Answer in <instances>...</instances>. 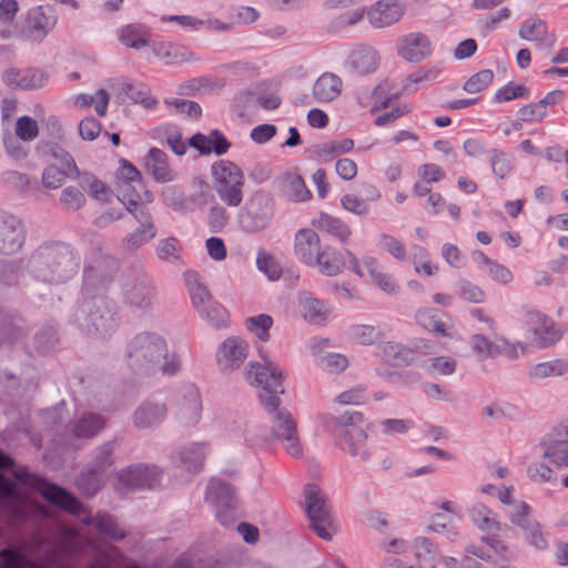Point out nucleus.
<instances>
[{
    "instance_id": "f257e3e1",
    "label": "nucleus",
    "mask_w": 568,
    "mask_h": 568,
    "mask_svg": "<svg viewBox=\"0 0 568 568\" xmlns=\"http://www.w3.org/2000/svg\"><path fill=\"white\" fill-rule=\"evenodd\" d=\"M264 364L251 363L247 377L262 388L260 400L267 410L273 435L283 443L286 453L300 457L303 447L298 437L296 422L291 413L280 408V394L284 393L283 374L280 368L260 351Z\"/></svg>"
},
{
    "instance_id": "f03ea898",
    "label": "nucleus",
    "mask_w": 568,
    "mask_h": 568,
    "mask_svg": "<svg viewBox=\"0 0 568 568\" xmlns=\"http://www.w3.org/2000/svg\"><path fill=\"white\" fill-rule=\"evenodd\" d=\"M212 186L220 201L230 207H237L244 199L245 176L242 169L232 161L220 160L211 168Z\"/></svg>"
},
{
    "instance_id": "7ed1b4c3",
    "label": "nucleus",
    "mask_w": 568,
    "mask_h": 568,
    "mask_svg": "<svg viewBox=\"0 0 568 568\" xmlns=\"http://www.w3.org/2000/svg\"><path fill=\"white\" fill-rule=\"evenodd\" d=\"M364 415L361 412H346L336 418L334 430L337 445L344 452L367 459V433L363 427Z\"/></svg>"
},
{
    "instance_id": "20e7f679",
    "label": "nucleus",
    "mask_w": 568,
    "mask_h": 568,
    "mask_svg": "<svg viewBox=\"0 0 568 568\" xmlns=\"http://www.w3.org/2000/svg\"><path fill=\"white\" fill-rule=\"evenodd\" d=\"M59 20L58 11L49 4L31 7L23 17L19 36L24 40L40 43L55 28Z\"/></svg>"
},
{
    "instance_id": "39448f33",
    "label": "nucleus",
    "mask_w": 568,
    "mask_h": 568,
    "mask_svg": "<svg viewBox=\"0 0 568 568\" xmlns=\"http://www.w3.org/2000/svg\"><path fill=\"white\" fill-rule=\"evenodd\" d=\"M306 513L313 529L322 539H332L336 527L322 490L316 485H307L304 489Z\"/></svg>"
},
{
    "instance_id": "423d86ee",
    "label": "nucleus",
    "mask_w": 568,
    "mask_h": 568,
    "mask_svg": "<svg viewBox=\"0 0 568 568\" xmlns=\"http://www.w3.org/2000/svg\"><path fill=\"white\" fill-rule=\"evenodd\" d=\"M347 265L357 276L364 277L361 261L349 250H338L332 245H324L311 267H317L326 276H336Z\"/></svg>"
},
{
    "instance_id": "0eeeda50",
    "label": "nucleus",
    "mask_w": 568,
    "mask_h": 568,
    "mask_svg": "<svg viewBox=\"0 0 568 568\" xmlns=\"http://www.w3.org/2000/svg\"><path fill=\"white\" fill-rule=\"evenodd\" d=\"M166 353L164 339L153 334L138 335L129 346L132 365L148 366L159 362Z\"/></svg>"
},
{
    "instance_id": "6e6552de",
    "label": "nucleus",
    "mask_w": 568,
    "mask_h": 568,
    "mask_svg": "<svg viewBox=\"0 0 568 568\" xmlns=\"http://www.w3.org/2000/svg\"><path fill=\"white\" fill-rule=\"evenodd\" d=\"M274 213V203L272 199L263 193L255 192L245 205L242 215V222L246 231L257 232L265 229Z\"/></svg>"
},
{
    "instance_id": "1a4fd4ad",
    "label": "nucleus",
    "mask_w": 568,
    "mask_h": 568,
    "mask_svg": "<svg viewBox=\"0 0 568 568\" xmlns=\"http://www.w3.org/2000/svg\"><path fill=\"white\" fill-rule=\"evenodd\" d=\"M206 499L216 506L219 521L227 526L234 521L236 499L231 486L220 479H212L207 485Z\"/></svg>"
},
{
    "instance_id": "9d476101",
    "label": "nucleus",
    "mask_w": 568,
    "mask_h": 568,
    "mask_svg": "<svg viewBox=\"0 0 568 568\" xmlns=\"http://www.w3.org/2000/svg\"><path fill=\"white\" fill-rule=\"evenodd\" d=\"M397 55L410 63H419L432 55L433 44L422 32L404 34L396 41Z\"/></svg>"
},
{
    "instance_id": "9b49d317",
    "label": "nucleus",
    "mask_w": 568,
    "mask_h": 568,
    "mask_svg": "<svg viewBox=\"0 0 568 568\" xmlns=\"http://www.w3.org/2000/svg\"><path fill=\"white\" fill-rule=\"evenodd\" d=\"M161 471L158 467L138 465L119 473L115 487L119 490L153 487L159 481Z\"/></svg>"
},
{
    "instance_id": "f8f14e48",
    "label": "nucleus",
    "mask_w": 568,
    "mask_h": 568,
    "mask_svg": "<svg viewBox=\"0 0 568 568\" xmlns=\"http://www.w3.org/2000/svg\"><path fill=\"white\" fill-rule=\"evenodd\" d=\"M527 323L534 334V341L540 348L552 346L564 335V331L556 327L554 321L539 312L528 313Z\"/></svg>"
},
{
    "instance_id": "ddd939ff",
    "label": "nucleus",
    "mask_w": 568,
    "mask_h": 568,
    "mask_svg": "<svg viewBox=\"0 0 568 568\" xmlns=\"http://www.w3.org/2000/svg\"><path fill=\"white\" fill-rule=\"evenodd\" d=\"M405 8L398 0H378L367 12V20L374 28H386L398 22L404 16Z\"/></svg>"
},
{
    "instance_id": "4468645a",
    "label": "nucleus",
    "mask_w": 568,
    "mask_h": 568,
    "mask_svg": "<svg viewBox=\"0 0 568 568\" xmlns=\"http://www.w3.org/2000/svg\"><path fill=\"white\" fill-rule=\"evenodd\" d=\"M202 414L201 395L194 385L185 387L182 398L179 400L175 417L183 427L195 426Z\"/></svg>"
},
{
    "instance_id": "2eb2a0df",
    "label": "nucleus",
    "mask_w": 568,
    "mask_h": 568,
    "mask_svg": "<svg viewBox=\"0 0 568 568\" xmlns=\"http://www.w3.org/2000/svg\"><path fill=\"white\" fill-rule=\"evenodd\" d=\"M14 483L0 474V498L7 500V507L17 519H27L40 508L27 497L13 495Z\"/></svg>"
},
{
    "instance_id": "dca6fc26",
    "label": "nucleus",
    "mask_w": 568,
    "mask_h": 568,
    "mask_svg": "<svg viewBox=\"0 0 568 568\" xmlns=\"http://www.w3.org/2000/svg\"><path fill=\"white\" fill-rule=\"evenodd\" d=\"M112 88L120 99H128L145 110H154L158 105V100L151 95L150 88L143 83L122 79L114 81Z\"/></svg>"
},
{
    "instance_id": "f3484780",
    "label": "nucleus",
    "mask_w": 568,
    "mask_h": 568,
    "mask_svg": "<svg viewBox=\"0 0 568 568\" xmlns=\"http://www.w3.org/2000/svg\"><path fill=\"white\" fill-rule=\"evenodd\" d=\"M248 355V344L239 337L226 338L217 349L216 361L224 371L239 368Z\"/></svg>"
},
{
    "instance_id": "a211bd4d",
    "label": "nucleus",
    "mask_w": 568,
    "mask_h": 568,
    "mask_svg": "<svg viewBox=\"0 0 568 568\" xmlns=\"http://www.w3.org/2000/svg\"><path fill=\"white\" fill-rule=\"evenodd\" d=\"M48 74L39 69H10L2 73L6 85L20 90L40 89L48 82Z\"/></svg>"
},
{
    "instance_id": "6ab92c4d",
    "label": "nucleus",
    "mask_w": 568,
    "mask_h": 568,
    "mask_svg": "<svg viewBox=\"0 0 568 568\" xmlns=\"http://www.w3.org/2000/svg\"><path fill=\"white\" fill-rule=\"evenodd\" d=\"M520 39L535 42L539 47L550 49L556 43V36L549 30L548 24L540 18H529L525 20L518 30Z\"/></svg>"
},
{
    "instance_id": "aec40b11",
    "label": "nucleus",
    "mask_w": 568,
    "mask_h": 568,
    "mask_svg": "<svg viewBox=\"0 0 568 568\" xmlns=\"http://www.w3.org/2000/svg\"><path fill=\"white\" fill-rule=\"evenodd\" d=\"M312 226L342 244H347L353 235L351 226L341 217L320 212L311 222Z\"/></svg>"
},
{
    "instance_id": "412c9836",
    "label": "nucleus",
    "mask_w": 568,
    "mask_h": 568,
    "mask_svg": "<svg viewBox=\"0 0 568 568\" xmlns=\"http://www.w3.org/2000/svg\"><path fill=\"white\" fill-rule=\"evenodd\" d=\"M322 248L318 234L312 229H301L294 236V255L303 264L311 266Z\"/></svg>"
},
{
    "instance_id": "4be33fe9",
    "label": "nucleus",
    "mask_w": 568,
    "mask_h": 568,
    "mask_svg": "<svg viewBox=\"0 0 568 568\" xmlns=\"http://www.w3.org/2000/svg\"><path fill=\"white\" fill-rule=\"evenodd\" d=\"M364 273L371 277L373 284L388 295H396L399 292V284L393 274L384 271L378 260L374 256H364L361 261Z\"/></svg>"
},
{
    "instance_id": "5701e85b",
    "label": "nucleus",
    "mask_w": 568,
    "mask_h": 568,
    "mask_svg": "<svg viewBox=\"0 0 568 568\" xmlns=\"http://www.w3.org/2000/svg\"><path fill=\"white\" fill-rule=\"evenodd\" d=\"M122 291L126 301L136 307H148L154 296V288L141 275L125 280L122 284Z\"/></svg>"
},
{
    "instance_id": "b1692460",
    "label": "nucleus",
    "mask_w": 568,
    "mask_h": 568,
    "mask_svg": "<svg viewBox=\"0 0 568 568\" xmlns=\"http://www.w3.org/2000/svg\"><path fill=\"white\" fill-rule=\"evenodd\" d=\"M118 199L126 206L128 211L138 217V213L141 209H146L145 204L153 201V194L145 189L141 190L138 184H119L118 186Z\"/></svg>"
},
{
    "instance_id": "393cba45",
    "label": "nucleus",
    "mask_w": 568,
    "mask_h": 568,
    "mask_svg": "<svg viewBox=\"0 0 568 568\" xmlns=\"http://www.w3.org/2000/svg\"><path fill=\"white\" fill-rule=\"evenodd\" d=\"M471 347L475 353L484 358L495 357L501 354H505L510 358H516L518 356L517 346L510 344L504 338H499L497 342H491L480 334H475L471 337Z\"/></svg>"
},
{
    "instance_id": "a878e982",
    "label": "nucleus",
    "mask_w": 568,
    "mask_h": 568,
    "mask_svg": "<svg viewBox=\"0 0 568 568\" xmlns=\"http://www.w3.org/2000/svg\"><path fill=\"white\" fill-rule=\"evenodd\" d=\"M24 241L20 221L10 217L0 223V253L11 254L21 248Z\"/></svg>"
},
{
    "instance_id": "bb28decb",
    "label": "nucleus",
    "mask_w": 568,
    "mask_h": 568,
    "mask_svg": "<svg viewBox=\"0 0 568 568\" xmlns=\"http://www.w3.org/2000/svg\"><path fill=\"white\" fill-rule=\"evenodd\" d=\"M343 89L342 79L332 72H325L317 78L313 85V97L318 103L336 100Z\"/></svg>"
},
{
    "instance_id": "cd10ccee",
    "label": "nucleus",
    "mask_w": 568,
    "mask_h": 568,
    "mask_svg": "<svg viewBox=\"0 0 568 568\" xmlns=\"http://www.w3.org/2000/svg\"><path fill=\"white\" fill-rule=\"evenodd\" d=\"M281 190L284 196L292 202H307L312 199V192L304 179L295 171L284 173L280 179Z\"/></svg>"
},
{
    "instance_id": "c85d7f7f",
    "label": "nucleus",
    "mask_w": 568,
    "mask_h": 568,
    "mask_svg": "<svg viewBox=\"0 0 568 568\" xmlns=\"http://www.w3.org/2000/svg\"><path fill=\"white\" fill-rule=\"evenodd\" d=\"M145 169L160 183H168L175 179V172L170 168L166 154L158 148L149 151Z\"/></svg>"
},
{
    "instance_id": "c756f323",
    "label": "nucleus",
    "mask_w": 568,
    "mask_h": 568,
    "mask_svg": "<svg viewBox=\"0 0 568 568\" xmlns=\"http://www.w3.org/2000/svg\"><path fill=\"white\" fill-rule=\"evenodd\" d=\"M190 144L201 153L210 154L214 152L219 155L226 153L231 146L226 138L217 130L212 131L209 135L194 134L190 139Z\"/></svg>"
},
{
    "instance_id": "7c9ffc66",
    "label": "nucleus",
    "mask_w": 568,
    "mask_h": 568,
    "mask_svg": "<svg viewBox=\"0 0 568 568\" xmlns=\"http://www.w3.org/2000/svg\"><path fill=\"white\" fill-rule=\"evenodd\" d=\"M41 494L50 503L72 515H80L83 510L82 504L74 496L57 485H45Z\"/></svg>"
},
{
    "instance_id": "2f4dec72",
    "label": "nucleus",
    "mask_w": 568,
    "mask_h": 568,
    "mask_svg": "<svg viewBox=\"0 0 568 568\" xmlns=\"http://www.w3.org/2000/svg\"><path fill=\"white\" fill-rule=\"evenodd\" d=\"M166 416L163 404L145 402L134 413L133 422L139 428L152 427L162 422Z\"/></svg>"
},
{
    "instance_id": "473e14b6",
    "label": "nucleus",
    "mask_w": 568,
    "mask_h": 568,
    "mask_svg": "<svg viewBox=\"0 0 568 568\" xmlns=\"http://www.w3.org/2000/svg\"><path fill=\"white\" fill-rule=\"evenodd\" d=\"M556 432L559 439L549 440L545 456L558 467H568V427L561 426Z\"/></svg>"
},
{
    "instance_id": "72a5a7b5",
    "label": "nucleus",
    "mask_w": 568,
    "mask_h": 568,
    "mask_svg": "<svg viewBox=\"0 0 568 568\" xmlns=\"http://www.w3.org/2000/svg\"><path fill=\"white\" fill-rule=\"evenodd\" d=\"M152 50L165 64L189 61L192 58V53L185 47L166 41L154 42Z\"/></svg>"
},
{
    "instance_id": "f704fd0d",
    "label": "nucleus",
    "mask_w": 568,
    "mask_h": 568,
    "mask_svg": "<svg viewBox=\"0 0 568 568\" xmlns=\"http://www.w3.org/2000/svg\"><path fill=\"white\" fill-rule=\"evenodd\" d=\"M298 304L303 317L312 324L322 323L328 315L327 306L308 293L300 294Z\"/></svg>"
},
{
    "instance_id": "c9c22d12",
    "label": "nucleus",
    "mask_w": 568,
    "mask_h": 568,
    "mask_svg": "<svg viewBox=\"0 0 568 568\" xmlns=\"http://www.w3.org/2000/svg\"><path fill=\"white\" fill-rule=\"evenodd\" d=\"M481 544L483 546L470 545L467 548V552L483 560L491 559V552H495L501 558H507L509 552L508 546L496 536L483 538Z\"/></svg>"
},
{
    "instance_id": "e433bc0d",
    "label": "nucleus",
    "mask_w": 568,
    "mask_h": 568,
    "mask_svg": "<svg viewBox=\"0 0 568 568\" xmlns=\"http://www.w3.org/2000/svg\"><path fill=\"white\" fill-rule=\"evenodd\" d=\"M185 284L193 306L200 312L202 307L210 304L211 295L206 287L201 283L196 272H186L184 274Z\"/></svg>"
},
{
    "instance_id": "4c0bfd02",
    "label": "nucleus",
    "mask_w": 568,
    "mask_h": 568,
    "mask_svg": "<svg viewBox=\"0 0 568 568\" xmlns=\"http://www.w3.org/2000/svg\"><path fill=\"white\" fill-rule=\"evenodd\" d=\"M568 372V362L566 359L556 358L547 362L538 363L530 367L528 376L531 379H544L548 377L562 376Z\"/></svg>"
},
{
    "instance_id": "58836bf2",
    "label": "nucleus",
    "mask_w": 568,
    "mask_h": 568,
    "mask_svg": "<svg viewBox=\"0 0 568 568\" xmlns=\"http://www.w3.org/2000/svg\"><path fill=\"white\" fill-rule=\"evenodd\" d=\"M72 100L77 108L85 109L93 105L97 114L104 116L110 102V94L105 90L100 89L93 95L80 93L74 95Z\"/></svg>"
},
{
    "instance_id": "ea45409f",
    "label": "nucleus",
    "mask_w": 568,
    "mask_h": 568,
    "mask_svg": "<svg viewBox=\"0 0 568 568\" xmlns=\"http://www.w3.org/2000/svg\"><path fill=\"white\" fill-rule=\"evenodd\" d=\"M442 70L438 67L418 69L406 77L403 82V92L410 94L416 92L424 83L436 80Z\"/></svg>"
},
{
    "instance_id": "a19ab883",
    "label": "nucleus",
    "mask_w": 568,
    "mask_h": 568,
    "mask_svg": "<svg viewBox=\"0 0 568 568\" xmlns=\"http://www.w3.org/2000/svg\"><path fill=\"white\" fill-rule=\"evenodd\" d=\"M354 149V141L352 139H341L324 142L316 146L315 153L321 161H331L334 158L348 153Z\"/></svg>"
},
{
    "instance_id": "79ce46f5",
    "label": "nucleus",
    "mask_w": 568,
    "mask_h": 568,
    "mask_svg": "<svg viewBox=\"0 0 568 568\" xmlns=\"http://www.w3.org/2000/svg\"><path fill=\"white\" fill-rule=\"evenodd\" d=\"M80 186L94 200L109 202L113 195L112 190L97 176L90 173L82 174Z\"/></svg>"
},
{
    "instance_id": "37998d69",
    "label": "nucleus",
    "mask_w": 568,
    "mask_h": 568,
    "mask_svg": "<svg viewBox=\"0 0 568 568\" xmlns=\"http://www.w3.org/2000/svg\"><path fill=\"white\" fill-rule=\"evenodd\" d=\"M206 453L207 446L205 444L193 443L180 452L181 463L185 469L199 471L203 466Z\"/></svg>"
},
{
    "instance_id": "c03bdc74",
    "label": "nucleus",
    "mask_w": 568,
    "mask_h": 568,
    "mask_svg": "<svg viewBox=\"0 0 568 568\" xmlns=\"http://www.w3.org/2000/svg\"><path fill=\"white\" fill-rule=\"evenodd\" d=\"M135 219L140 222L141 227L130 235L129 242L133 246H140L152 240L156 235V230L151 221V215L148 209H141L138 213V217Z\"/></svg>"
},
{
    "instance_id": "a18cd8bd",
    "label": "nucleus",
    "mask_w": 568,
    "mask_h": 568,
    "mask_svg": "<svg viewBox=\"0 0 568 568\" xmlns=\"http://www.w3.org/2000/svg\"><path fill=\"white\" fill-rule=\"evenodd\" d=\"M353 67L361 73H368L376 69L378 64L377 52L369 47L358 48L351 55Z\"/></svg>"
},
{
    "instance_id": "49530a36",
    "label": "nucleus",
    "mask_w": 568,
    "mask_h": 568,
    "mask_svg": "<svg viewBox=\"0 0 568 568\" xmlns=\"http://www.w3.org/2000/svg\"><path fill=\"white\" fill-rule=\"evenodd\" d=\"M381 349L387 359H393L396 365H412L416 359L415 351L397 343L387 342L381 345Z\"/></svg>"
},
{
    "instance_id": "de8ad7c7",
    "label": "nucleus",
    "mask_w": 568,
    "mask_h": 568,
    "mask_svg": "<svg viewBox=\"0 0 568 568\" xmlns=\"http://www.w3.org/2000/svg\"><path fill=\"white\" fill-rule=\"evenodd\" d=\"M470 518L475 526L487 532H496L500 530V524L497 521L491 511L484 505L479 504L471 508Z\"/></svg>"
},
{
    "instance_id": "09e8293b",
    "label": "nucleus",
    "mask_w": 568,
    "mask_h": 568,
    "mask_svg": "<svg viewBox=\"0 0 568 568\" xmlns=\"http://www.w3.org/2000/svg\"><path fill=\"white\" fill-rule=\"evenodd\" d=\"M119 39L128 48L141 49L148 44V32L136 26L128 24L120 30Z\"/></svg>"
},
{
    "instance_id": "8fccbe9b",
    "label": "nucleus",
    "mask_w": 568,
    "mask_h": 568,
    "mask_svg": "<svg viewBox=\"0 0 568 568\" xmlns=\"http://www.w3.org/2000/svg\"><path fill=\"white\" fill-rule=\"evenodd\" d=\"M104 426L102 418L94 414L83 415L73 428V434L79 438H90L97 435Z\"/></svg>"
},
{
    "instance_id": "3c124183",
    "label": "nucleus",
    "mask_w": 568,
    "mask_h": 568,
    "mask_svg": "<svg viewBox=\"0 0 568 568\" xmlns=\"http://www.w3.org/2000/svg\"><path fill=\"white\" fill-rule=\"evenodd\" d=\"M530 97V90L524 84H517L515 82H508L505 85L496 90L493 95V102L504 103L516 99H528Z\"/></svg>"
},
{
    "instance_id": "603ef678",
    "label": "nucleus",
    "mask_w": 568,
    "mask_h": 568,
    "mask_svg": "<svg viewBox=\"0 0 568 568\" xmlns=\"http://www.w3.org/2000/svg\"><path fill=\"white\" fill-rule=\"evenodd\" d=\"M490 166L498 179H505L514 170L513 156L500 149H493L490 151Z\"/></svg>"
},
{
    "instance_id": "864d4df0",
    "label": "nucleus",
    "mask_w": 568,
    "mask_h": 568,
    "mask_svg": "<svg viewBox=\"0 0 568 568\" xmlns=\"http://www.w3.org/2000/svg\"><path fill=\"white\" fill-rule=\"evenodd\" d=\"M0 568H44L36 564L33 560L26 557L23 554L11 550L2 549L0 551Z\"/></svg>"
},
{
    "instance_id": "5fc2aeb1",
    "label": "nucleus",
    "mask_w": 568,
    "mask_h": 568,
    "mask_svg": "<svg viewBox=\"0 0 568 568\" xmlns=\"http://www.w3.org/2000/svg\"><path fill=\"white\" fill-rule=\"evenodd\" d=\"M272 325L273 318L267 314H260L245 320L247 331L262 342L268 341Z\"/></svg>"
},
{
    "instance_id": "6e6d98bb",
    "label": "nucleus",
    "mask_w": 568,
    "mask_h": 568,
    "mask_svg": "<svg viewBox=\"0 0 568 568\" xmlns=\"http://www.w3.org/2000/svg\"><path fill=\"white\" fill-rule=\"evenodd\" d=\"M377 246L387 252L393 258L399 262L407 260L406 247L403 242L393 235L382 233L377 239Z\"/></svg>"
},
{
    "instance_id": "4d7b16f0",
    "label": "nucleus",
    "mask_w": 568,
    "mask_h": 568,
    "mask_svg": "<svg viewBox=\"0 0 568 568\" xmlns=\"http://www.w3.org/2000/svg\"><path fill=\"white\" fill-rule=\"evenodd\" d=\"M257 268L267 276L271 281H276L282 275V267L276 258L264 252L260 251L256 257Z\"/></svg>"
},
{
    "instance_id": "13d9d810",
    "label": "nucleus",
    "mask_w": 568,
    "mask_h": 568,
    "mask_svg": "<svg viewBox=\"0 0 568 568\" xmlns=\"http://www.w3.org/2000/svg\"><path fill=\"white\" fill-rule=\"evenodd\" d=\"M495 74L491 70L485 69L471 75L463 85V89L470 94L479 93L488 88L494 81Z\"/></svg>"
},
{
    "instance_id": "bf43d9fd",
    "label": "nucleus",
    "mask_w": 568,
    "mask_h": 568,
    "mask_svg": "<svg viewBox=\"0 0 568 568\" xmlns=\"http://www.w3.org/2000/svg\"><path fill=\"white\" fill-rule=\"evenodd\" d=\"M418 324L425 329L442 336H448L445 324L437 317L433 310H422L416 314Z\"/></svg>"
},
{
    "instance_id": "052dcab7",
    "label": "nucleus",
    "mask_w": 568,
    "mask_h": 568,
    "mask_svg": "<svg viewBox=\"0 0 568 568\" xmlns=\"http://www.w3.org/2000/svg\"><path fill=\"white\" fill-rule=\"evenodd\" d=\"M200 315L217 328L224 326L227 321V311L223 305L214 301L202 307Z\"/></svg>"
},
{
    "instance_id": "680f3d73",
    "label": "nucleus",
    "mask_w": 568,
    "mask_h": 568,
    "mask_svg": "<svg viewBox=\"0 0 568 568\" xmlns=\"http://www.w3.org/2000/svg\"><path fill=\"white\" fill-rule=\"evenodd\" d=\"M60 203L67 211H78L85 204V196L75 186H67L60 194Z\"/></svg>"
},
{
    "instance_id": "e2e57ef3",
    "label": "nucleus",
    "mask_w": 568,
    "mask_h": 568,
    "mask_svg": "<svg viewBox=\"0 0 568 568\" xmlns=\"http://www.w3.org/2000/svg\"><path fill=\"white\" fill-rule=\"evenodd\" d=\"M118 179L120 180V184L135 183L141 190L143 189V179L141 172L125 159L120 160Z\"/></svg>"
},
{
    "instance_id": "0e129e2a",
    "label": "nucleus",
    "mask_w": 568,
    "mask_h": 568,
    "mask_svg": "<svg viewBox=\"0 0 568 568\" xmlns=\"http://www.w3.org/2000/svg\"><path fill=\"white\" fill-rule=\"evenodd\" d=\"M14 132L22 141H33L39 135L38 122L28 115L20 116L17 120Z\"/></svg>"
},
{
    "instance_id": "69168bd1",
    "label": "nucleus",
    "mask_w": 568,
    "mask_h": 568,
    "mask_svg": "<svg viewBox=\"0 0 568 568\" xmlns=\"http://www.w3.org/2000/svg\"><path fill=\"white\" fill-rule=\"evenodd\" d=\"M93 521L95 523V527L101 535L112 539H122L125 537L124 531L118 527L113 517L109 515H98Z\"/></svg>"
},
{
    "instance_id": "338daca9",
    "label": "nucleus",
    "mask_w": 568,
    "mask_h": 568,
    "mask_svg": "<svg viewBox=\"0 0 568 568\" xmlns=\"http://www.w3.org/2000/svg\"><path fill=\"white\" fill-rule=\"evenodd\" d=\"M509 520L521 530L537 520L532 518V509L526 501L518 503L509 515Z\"/></svg>"
},
{
    "instance_id": "774afa93",
    "label": "nucleus",
    "mask_w": 568,
    "mask_h": 568,
    "mask_svg": "<svg viewBox=\"0 0 568 568\" xmlns=\"http://www.w3.org/2000/svg\"><path fill=\"white\" fill-rule=\"evenodd\" d=\"M414 270L417 274L433 276L437 273L438 266L428 258V253L424 247H418L413 256Z\"/></svg>"
}]
</instances>
